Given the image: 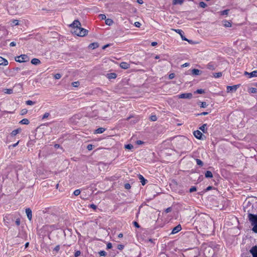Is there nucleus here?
<instances>
[{
    "mask_svg": "<svg viewBox=\"0 0 257 257\" xmlns=\"http://www.w3.org/2000/svg\"><path fill=\"white\" fill-rule=\"evenodd\" d=\"M248 218L251 222V225H253L252 231L257 233V215H254L250 213H248Z\"/></svg>",
    "mask_w": 257,
    "mask_h": 257,
    "instance_id": "f257e3e1",
    "label": "nucleus"
},
{
    "mask_svg": "<svg viewBox=\"0 0 257 257\" xmlns=\"http://www.w3.org/2000/svg\"><path fill=\"white\" fill-rule=\"evenodd\" d=\"M73 33L78 36L83 37L87 34L88 31L84 28L80 27L79 28H76V29L74 30Z\"/></svg>",
    "mask_w": 257,
    "mask_h": 257,
    "instance_id": "f03ea898",
    "label": "nucleus"
},
{
    "mask_svg": "<svg viewBox=\"0 0 257 257\" xmlns=\"http://www.w3.org/2000/svg\"><path fill=\"white\" fill-rule=\"evenodd\" d=\"M16 60L19 62H27L29 60V57L26 55H21L16 58Z\"/></svg>",
    "mask_w": 257,
    "mask_h": 257,
    "instance_id": "7ed1b4c3",
    "label": "nucleus"
},
{
    "mask_svg": "<svg viewBox=\"0 0 257 257\" xmlns=\"http://www.w3.org/2000/svg\"><path fill=\"white\" fill-rule=\"evenodd\" d=\"M194 136L198 139L203 140H204V136L203 135L202 133L199 131H195L194 132Z\"/></svg>",
    "mask_w": 257,
    "mask_h": 257,
    "instance_id": "20e7f679",
    "label": "nucleus"
},
{
    "mask_svg": "<svg viewBox=\"0 0 257 257\" xmlns=\"http://www.w3.org/2000/svg\"><path fill=\"white\" fill-rule=\"evenodd\" d=\"M179 98H189L190 99L192 97V94L191 93H182L178 96Z\"/></svg>",
    "mask_w": 257,
    "mask_h": 257,
    "instance_id": "39448f33",
    "label": "nucleus"
},
{
    "mask_svg": "<svg viewBox=\"0 0 257 257\" xmlns=\"http://www.w3.org/2000/svg\"><path fill=\"white\" fill-rule=\"evenodd\" d=\"M171 30L173 31H175L176 32V33H178L182 39L183 40H184V41H188V39H187V38H186L184 35H183V32L181 30H180V29H172Z\"/></svg>",
    "mask_w": 257,
    "mask_h": 257,
    "instance_id": "423d86ee",
    "label": "nucleus"
},
{
    "mask_svg": "<svg viewBox=\"0 0 257 257\" xmlns=\"http://www.w3.org/2000/svg\"><path fill=\"white\" fill-rule=\"evenodd\" d=\"M70 26L74 28L75 30L76 28H79L81 27V24L79 21L75 20Z\"/></svg>",
    "mask_w": 257,
    "mask_h": 257,
    "instance_id": "0eeeda50",
    "label": "nucleus"
},
{
    "mask_svg": "<svg viewBox=\"0 0 257 257\" xmlns=\"http://www.w3.org/2000/svg\"><path fill=\"white\" fill-rule=\"evenodd\" d=\"M26 214H27L28 219L30 221H31L32 218V210L29 208H26Z\"/></svg>",
    "mask_w": 257,
    "mask_h": 257,
    "instance_id": "6e6552de",
    "label": "nucleus"
},
{
    "mask_svg": "<svg viewBox=\"0 0 257 257\" xmlns=\"http://www.w3.org/2000/svg\"><path fill=\"white\" fill-rule=\"evenodd\" d=\"M250 252L253 257H257V246H255L252 247L250 250Z\"/></svg>",
    "mask_w": 257,
    "mask_h": 257,
    "instance_id": "1a4fd4ad",
    "label": "nucleus"
},
{
    "mask_svg": "<svg viewBox=\"0 0 257 257\" xmlns=\"http://www.w3.org/2000/svg\"><path fill=\"white\" fill-rule=\"evenodd\" d=\"M245 75H248L249 78L257 77V70L253 71L250 73H248L246 71L244 72Z\"/></svg>",
    "mask_w": 257,
    "mask_h": 257,
    "instance_id": "9d476101",
    "label": "nucleus"
},
{
    "mask_svg": "<svg viewBox=\"0 0 257 257\" xmlns=\"http://www.w3.org/2000/svg\"><path fill=\"white\" fill-rule=\"evenodd\" d=\"M238 85H233L232 86H228L227 87V92L235 91L237 89Z\"/></svg>",
    "mask_w": 257,
    "mask_h": 257,
    "instance_id": "9b49d317",
    "label": "nucleus"
},
{
    "mask_svg": "<svg viewBox=\"0 0 257 257\" xmlns=\"http://www.w3.org/2000/svg\"><path fill=\"white\" fill-rule=\"evenodd\" d=\"M181 228V226L180 225H178L173 229L171 233L173 234H175L180 231Z\"/></svg>",
    "mask_w": 257,
    "mask_h": 257,
    "instance_id": "f8f14e48",
    "label": "nucleus"
},
{
    "mask_svg": "<svg viewBox=\"0 0 257 257\" xmlns=\"http://www.w3.org/2000/svg\"><path fill=\"white\" fill-rule=\"evenodd\" d=\"M8 64V61L2 57H0V65L6 66Z\"/></svg>",
    "mask_w": 257,
    "mask_h": 257,
    "instance_id": "ddd939ff",
    "label": "nucleus"
},
{
    "mask_svg": "<svg viewBox=\"0 0 257 257\" xmlns=\"http://www.w3.org/2000/svg\"><path fill=\"white\" fill-rule=\"evenodd\" d=\"M120 67L124 69H126L129 68L130 64L126 62H121L120 64Z\"/></svg>",
    "mask_w": 257,
    "mask_h": 257,
    "instance_id": "4468645a",
    "label": "nucleus"
},
{
    "mask_svg": "<svg viewBox=\"0 0 257 257\" xmlns=\"http://www.w3.org/2000/svg\"><path fill=\"white\" fill-rule=\"evenodd\" d=\"M139 178L140 180V181L142 183V184L143 185H145L146 184V183L147 180L145 179L144 178V177L142 175H139Z\"/></svg>",
    "mask_w": 257,
    "mask_h": 257,
    "instance_id": "2eb2a0df",
    "label": "nucleus"
},
{
    "mask_svg": "<svg viewBox=\"0 0 257 257\" xmlns=\"http://www.w3.org/2000/svg\"><path fill=\"white\" fill-rule=\"evenodd\" d=\"M222 24H223V25L225 27H231V23L226 20L223 21Z\"/></svg>",
    "mask_w": 257,
    "mask_h": 257,
    "instance_id": "dca6fc26",
    "label": "nucleus"
},
{
    "mask_svg": "<svg viewBox=\"0 0 257 257\" xmlns=\"http://www.w3.org/2000/svg\"><path fill=\"white\" fill-rule=\"evenodd\" d=\"M31 63H32V64H34V65H38V64H40L41 61L38 59L33 58L31 60Z\"/></svg>",
    "mask_w": 257,
    "mask_h": 257,
    "instance_id": "f3484780",
    "label": "nucleus"
},
{
    "mask_svg": "<svg viewBox=\"0 0 257 257\" xmlns=\"http://www.w3.org/2000/svg\"><path fill=\"white\" fill-rule=\"evenodd\" d=\"M207 124H204L201 127H200V130H201L204 133H206L207 132Z\"/></svg>",
    "mask_w": 257,
    "mask_h": 257,
    "instance_id": "a211bd4d",
    "label": "nucleus"
},
{
    "mask_svg": "<svg viewBox=\"0 0 257 257\" xmlns=\"http://www.w3.org/2000/svg\"><path fill=\"white\" fill-rule=\"evenodd\" d=\"M200 71L197 69H194L192 70V73L194 75H198L200 74Z\"/></svg>",
    "mask_w": 257,
    "mask_h": 257,
    "instance_id": "6ab92c4d",
    "label": "nucleus"
},
{
    "mask_svg": "<svg viewBox=\"0 0 257 257\" xmlns=\"http://www.w3.org/2000/svg\"><path fill=\"white\" fill-rule=\"evenodd\" d=\"M21 132V129L18 128L13 131L11 133L12 136H15L16 135L19 134Z\"/></svg>",
    "mask_w": 257,
    "mask_h": 257,
    "instance_id": "aec40b11",
    "label": "nucleus"
},
{
    "mask_svg": "<svg viewBox=\"0 0 257 257\" xmlns=\"http://www.w3.org/2000/svg\"><path fill=\"white\" fill-rule=\"evenodd\" d=\"M3 92L5 93L11 94L13 93V90L12 89H4Z\"/></svg>",
    "mask_w": 257,
    "mask_h": 257,
    "instance_id": "412c9836",
    "label": "nucleus"
},
{
    "mask_svg": "<svg viewBox=\"0 0 257 257\" xmlns=\"http://www.w3.org/2000/svg\"><path fill=\"white\" fill-rule=\"evenodd\" d=\"M205 176L206 178H212L213 177L211 172L209 171H206L205 174Z\"/></svg>",
    "mask_w": 257,
    "mask_h": 257,
    "instance_id": "4be33fe9",
    "label": "nucleus"
},
{
    "mask_svg": "<svg viewBox=\"0 0 257 257\" xmlns=\"http://www.w3.org/2000/svg\"><path fill=\"white\" fill-rule=\"evenodd\" d=\"M113 23V21L110 19H107L105 20V24L108 26L111 25Z\"/></svg>",
    "mask_w": 257,
    "mask_h": 257,
    "instance_id": "5701e85b",
    "label": "nucleus"
},
{
    "mask_svg": "<svg viewBox=\"0 0 257 257\" xmlns=\"http://www.w3.org/2000/svg\"><path fill=\"white\" fill-rule=\"evenodd\" d=\"M20 123L23 124H28L29 123V121L27 118H24L20 121Z\"/></svg>",
    "mask_w": 257,
    "mask_h": 257,
    "instance_id": "b1692460",
    "label": "nucleus"
},
{
    "mask_svg": "<svg viewBox=\"0 0 257 257\" xmlns=\"http://www.w3.org/2000/svg\"><path fill=\"white\" fill-rule=\"evenodd\" d=\"M105 131V129L103 127H99L96 130V133L97 134H101L103 133Z\"/></svg>",
    "mask_w": 257,
    "mask_h": 257,
    "instance_id": "393cba45",
    "label": "nucleus"
},
{
    "mask_svg": "<svg viewBox=\"0 0 257 257\" xmlns=\"http://www.w3.org/2000/svg\"><path fill=\"white\" fill-rule=\"evenodd\" d=\"M183 3L182 0H173V4L174 5L180 4L181 5Z\"/></svg>",
    "mask_w": 257,
    "mask_h": 257,
    "instance_id": "a878e982",
    "label": "nucleus"
},
{
    "mask_svg": "<svg viewBox=\"0 0 257 257\" xmlns=\"http://www.w3.org/2000/svg\"><path fill=\"white\" fill-rule=\"evenodd\" d=\"M108 77L110 79L111 78H115L116 77V75L115 73H110V74H108Z\"/></svg>",
    "mask_w": 257,
    "mask_h": 257,
    "instance_id": "bb28decb",
    "label": "nucleus"
},
{
    "mask_svg": "<svg viewBox=\"0 0 257 257\" xmlns=\"http://www.w3.org/2000/svg\"><path fill=\"white\" fill-rule=\"evenodd\" d=\"M98 47V44L97 43H92L89 45V47L92 49H95V48Z\"/></svg>",
    "mask_w": 257,
    "mask_h": 257,
    "instance_id": "cd10ccee",
    "label": "nucleus"
},
{
    "mask_svg": "<svg viewBox=\"0 0 257 257\" xmlns=\"http://www.w3.org/2000/svg\"><path fill=\"white\" fill-rule=\"evenodd\" d=\"M229 11V10H225L221 12L220 13L222 15H227L228 14Z\"/></svg>",
    "mask_w": 257,
    "mask_h": 257,
    "instance_id": "c85d7f7f",
    "label": "nucleus"
},
{
    "mask_svg": "<svg viewBox=\"0 0 257 257\" xmlns=\"http://www.w3.org/2000/svg\"><path fill=\"white\" fill-rule=\"evenodd\" d=\"M12 24L13 26H17L19 25V21L17 20H13L12 21Z\"/></svg>",
    "mask_w": 257,
    "mask_h": 257,
    "instance_id": "c756f323",
    "label": "nucleus"
},
{
    "mask_svg": "<svg viewBox=\"0 0 257 257\" xmlns=\"http://www.w3.org/2000/svg\"><path fill=\"white\" fill-rule=\"evenodd\" d=\"M26 104L29 105H33L35 104V102L32 100H27L26 102Z\"/></svg>",
    "mask_w": 257,
    "mask_h": 257,
    "instance_id": "7c9ffc66",
    "label": "nucleus"
},
{
    "mask_svg": "<svg viewBox=\"0 0 257 257\" xmlns=\"http://www.w3.org/2000/svg\"><path fill=\"white\" fill-rule=\"evenodd\" d=\"M80 192H81V191L79 189H77L74 191L73 194L75 196H78V195H79L80 194Z\"/></svg>",
    "mask_w": 257,
    "mask_h": 257,
    "instance_id": "2f4dec72",
    "label": "nucleus"
},
{
    "mask_svg": "<svg viewBox=\"0 0 257 257\" xmlns=\"http://www.w3.org/2000/svg\"><path fill=\"white\" fill-rule=\"evenodd\" d=\"M199 6L201 8H205L207 6V5L205 3L201 2L199 3Z\"/></svg>",
    "mask_w": 257,
    "mask_h": 257,
    "instance_id": "473e14b6",
    "label": "nucleus"
},
{
    "mask_svg": "<svg viewBox=\"0 0 257 257\" xmlns=\"http://www.w3.org/2000/svg\"><path fill=\"white\" fill-rule=\"evenodd\" d=\"M207 68L210 70L214 69V66L211 63H209L207 65Z\"/></svg>",
    "mask_w": 257,
    "mask_h": 257,
    "instance_id": "72a5a7b5",
    "label": "nucleus"
},
{
    "mask_svg": "<svg viewBox=\"0 0 257 257\" xmlns=\"http://www.w3.org/2000/svg\"><path fill=\"white\" fill-rule=\"evenodd\" d=\"M214 76L216 78L220 77L222 76V73L221 72L216 73L214 74Z\"/></svg>",
    "mask_w": 257,
    "mask_h": 257,
    "instance_id": "f704fd0d",
    "label": "nucleus"
},
{
    "mask_svg": "<svg viewBox=\"0 0 257 257\" xmlns=\"http://www.w3.org/2000/svg\"><path fill=\"white\" fill-rule=\"evenodd\" d=\"M133 148V146L131 144H128L125 146L126 149L131 150Z\"/></svg>",
    "mask_w": 257,
    "mask_h": 257,
    "instance_id": "c9c22d12",
    "label": "nucleus"
},
{
    "mask_svg": "<svg viewBox=\"0 0 257 257\" xmlns=\"http://www.w3.org/2000/svg\"><path fill=\"white\" fill-rule=\"evenodd\" d=\"M72 85L74 87H78L79 85V82L78 81L74 82L72 83Z\"/></svg>",
    "mask_w": 257,
    "mask_h": 257,
    "instance_id": "e433bc0d",
    "label": "nucleus"
},
{
    "mask_svg": "<svg viewBox=\"0 0 257 257\" xmlns=\"http://www.w3.org/2000/svg\"><path fill=\"white\" fill-rule=\"evenodd\" d=\"M196 163L197 165L200 166H202L203 164L202 161L199 159H196Z\"/></svg>",
    "mask_w": 257,
    "mask_h": 257,
    "instance_id": "4c0bfd02",
    "label": "nucleus"
},
{
    "mask_svg": "<svg viewBox=\"0 0 257 257\" xmlns=\"http://www.w3.org/2000/svg\"><path fill=\"white\" fill-rule=\"evenodd\" d=\"M61 77V75L59 73H57L54 75V78L56 79H59Z\"/></svg>",
    "mask_w": 257,
    "mask_h": 257,
    "instance_id": "58836bf2",
    "label": "nucleus"
},
{
    "mask_svg": "<svg viewBox=\"0 0 257 257\" xmlns=\"http://www.w3.org/2000/svg\"><path fill=\"white\" fill-rule=\"evenodd\" d=\"M150 119L152 121H156L157 119V117L156 115H152L150 117Z\"/></svg>",
    "mask_w": 257,
    "mask_h": 257,
    "instance_id": "ea45409f",
    "label": "nucleus"
},
{
    "mask_svg": "<svg viewBox=\"0 0 257 257\" xmlns=\"http://www.w3.org/2000/svg\"><path fill=\"white\" fill-rule=\"evenodd\" d=\"M99 17L101 20H106V16L104 14H100L99 15Z\"/></svg>",
    "mask_w": 257,
    "mask_h": 257,
    "instance_id": "a19ab883",
    "label": "nucleus"
},
{
    "mask_svg": "<svg viewBox=\"0 0 257 257\" xmlns=\"http://www.w3.org/2000/svg\"><path fill=\"white\" fill-rule=\"evenodd\" d=\"M81 254V252L79 250H77L75 252L74 255L75 257L79 256Z\"/></svg>",
    "mask_w": 257,
    "mask_h": 257,
    "instance_id": "79ce46f5",
    "label": "nucleus"
},
{
    "mask_svg": "<svg viewBox=\"0 0 257 257\" xmlns=\"http://www.w3.org/2000/svg\"><path fill=\"white\" fill-rule=\"evenodd\" d=\"M196 191V188L194 186L192 187L189 190L190 192H194Z\"/></svg>",
    "mask_w": 257,
    "mask_h": 257,
    "instance_id": "37998d69",
    "label": "nucleus"
},
{
    "mask_svg": "<svg viewBox=\"0 0 257 257\" xmlns=\"http://www.w3.org/2000/svg\"><path fill=\"white\" fill-rule=\"evenodd\" d=\"M131 187V185L130 184L128 183H126L124 185V188L126 189H130Z\"/></svg>",
    "mask_w": 257,
    "mask_h": 257,
    "instance_id": "c03bdc74",
    "label": "nucleus"
},
{
    "mask_svg": "<svg viewBox=\"0 0 257 257\" xmlns=\"http://www.w3.org/2000/svg\"><path fill=\"white\" fill-rule=\"evenodd\" d=\"M207 106V103H206L205 102H201V106H200L201 107L205 108V107H206Z\"/></svg>",
    "mask_w": 257,
    "mask_h": 257,
    "instance_id": "a18cd8bd",
    "label": "nucleus"
},
{
    "mask_svg": "<svg viewBox=\"0 0 257 257\" xmlns=\"http://www.w3.org/2000/svg\"><path fill=\"white\" fill-rule=\"evenodd\" d=\"M87 149L89 150V151H90L91 150H92L93 149V145H91V144H89L87 146Z\"/></svg>",
    "mask_w": 257,
    "mask_h": 257,
    "instance_id": "49530a36",
    "label": "nucleus"
},
{
    "mask_svg": "<svg viewBox=\"0 0 257 257\" xmlns=\"http://www.w3.org/2000/svg\"><path fill=\"white\" fill-rule=\"evenodd\" d=\"M174 77H175V74L174 73H171L169 75V78L170 79H172L173 78H174Z\"/></svg>",
    "mask_w": 257,
    "mask_h": 257,
    "instance_id": "de8ad7c7",
    "label": "nucleus"
},
{
    "mask_svg": "<svg viewBox=\"0 0 257 257\" xmlns=\"http://www.w3.org/2000/svg\"><path fill=\"white\" fill-rule=\"evenodd\" d=\"M196 92L199 94H202L204 92V91L203 89H198Z\"/></svg>",
    "mask_w": 257,
    "mask_h": 257,
    "instance_id": "09e8293b",
    "label": "nucleus"
},
{
    "mask_svg": "<svg viewBox=\"0 0 257 257\" xmlns=\"http://www.w3.org/2000/svg\"><path fill=\"white\" fill-rule=\"evenodd\" d=\"M141 24L140 22H136L135 23V26L136 27H140L141 26Z\"/></svg>",
    "mask_w": 257,
    "mask_h": 257,
    "instance_id": "8fccbe9b",
    "label": "nucleus"
},
{
    "mask_svg": "<svg viewBox=\"0 0 257 257\" xmlns=\"http://www.w3.org/2000/svg\"><path fill=\"white\" fill-rule=\"evenodd\" d=\"M60 249V246L59 245H57L54 249V250L58 252Z\"/></svg>",
    "mask_w": 257,
    "mask_h": 257,
    "instance_id": "3c124183",
    "label": "nucleus"
},
{
    "mask_svg": "<svg viewBox=\"0 0 257 257\" xmlns=\"http://www.w3.org/2000/svg\"><path fill=\"white\" fill-rule=\"evenodd\" d=\"M49 113H48V112H46L45 113H44V114L43 115V118H47L49 116Z\"/></svg>",
    "mask_w": 257,
    "mask_h": 257,
    "instance_id": "603ef678",
    "label": "nucleus"
},
{
    "mask_svg": "<svg viewBox=\"0 0 257 257\" xmlns=\"http://www.w3.org/2000/svg\"><path fill=\"white\" fill-rule=\"evenodd\" d=\"M172 211V208L171 207H169L168 208H167L166 210H165V212L166 213H169V212H170L171 211Z\"/></svg>",
    "mask_w": 257,
    "mask_h": 257,
    "instance_id": "864d4df0",
    "label": "nucleus"
},
{
    "mask_svg": "<svg viewBox=\"0 0 257 257\" xmlns=\"http://www.w3.org/2000/svg\"><path fill=\"white\" fill-rule=\"evenodd\" d=\"M133 224L137 228H139L140 227V225L138 223V222H137L136 221H134L133 222Z\"/></svg>",
    "mask_w": 257,
    "mask_h": 257,
    "instance_id": "5fc2aeb1",
    "label": "nucleus"
},
{
    "mask_svg": "<svg viewBox=\"0 0 257 257\" xmlns=\"http://www.w3.org/2000/svg\"><path fill=\"white\" fill-rule=\"evenodd\" d=\"M16 224L18 226L20 224V219L19 218L17 219L16 220Z\"/></svg>",
    "mask_w": 257,
    "mask_h": 257,
    "instance_id": "6e6d98bb",
    "label": "nucleus"
},
{
    "mask_svg": "<svg viewBox=\"0 0 257 257\" xmlns=\"http://www.w3.org/2000/svg\"><path fill=\"white\" fill-rule=\"evenodd\" d=\"M144 143L143 141H140V140L137 141L136 142V144L138 145H142V144H143Z\"/></svg>",
    "mask_w": 257,
    "mask_h": 257,
    "instance_id": "4d7b16f0",
    "label": "nucleus"
},
{
    "mask_svg": "<svg viewBox=\"0 0 257 257\" xmlns=\"http://www.w3.org/2000/svg\"><path fill=\"white\" fill-rule=\"evenodd\" d=\"M251 92L252 93H256L257 92V89L255 88H252L251 89Z\"/></svg>",
    "mask_w": 257,
    "mask_h": 257,
    "instance_id": "13d9d810",
    "label": "nucleus"
},
{
    "mask_svg": "<svg viewBox=\"0 0 257 257\" xmlns=\"http://www.w3.org/2000/svg\"><path fill=\"white\" fill-rule=\"evenodd\" d=\"M16 45V43L15 42H12L10 43V46L11 47H14Z\"/></svg>",
    "mask_w": 257,
    "mask_h": 257,
    "instance_id": "bf43d9fd",
    "label": "nucleus"
},
{
    "mask_svg": "<svg viewBox=\"0 0 257 257\" xmlns=\"http://www.w3.org/2000/svg\"><path fill=\"white\" fill-rule=\"evenodd\" d=\"M123 245L121 244H119L117 246V248L119 249H122L123 248Z\"/></svg>",
    "mask_w": 257,
    "mask_h": 257,
    "instance_id": "052dcab7",
    "label": "nucleus"
},
{
    "mask_svg": "<svg viewBox=\"0 0 257 257\" xmlns=\"http://www.w3.org/2000/svg\"><path fill=\"white\" fill-rule=\"evenodd\" d=\"M101 256H104L105 255V252L104 251H101L99 252Z\"/></svg>",
    "mask_w": 257,
    "mask_h": 257,
    "instance_id": "680f3d73",
    "label": "nucleus"
},
{
    "mask_svg": "<svg viewBox=\"0 0 257 257\" xmlns=\"http://www.w3.org/2000/svg\"><path fill=\"white\" fill-rule=\"evenodd\" d=\"M90 208L95 209L96 208V206L94 204H91L90 205Z\"/></svg>",
    "mask_w": 257,
    "mask_h": 257,
    "instance_id": "e2e57ef3",
    "label": "nucleus"
},
{
    "mask_svg": "<svg viewBox=\"0 0 257 257\" xmlns=\"http://www.w3.org/2000/svg\"><path fill=\"white\" fill-rule=\"evenodd\" d=\"M112 247V244L111 243H108L107 244V248H111Z\"/></svg>",
    "mask_w": 257,
    "mask_h": 257,
    "instance_id": "0e129e2a",
    "label": "nucleus"
},
{
    "mask_svg": "<svg viewBox=\"0 0 257 257\" xmlns=\"http://www.w3.org/2000/svg\"><path fill=\"white\" fill-rule=\"evenodd\" d=\"M189 65V63H184V64H183V65H182V67H187V66H188Z\"/></svg>",
    "mask_w": 257,
    "mask_h": 257,
    "instance_id": "69168bd1",
    "label": "nucleus"
},
{
    "mask_svg": "<svg viewBox=\"0 0 257 257\" xmlns=\"http://www.w3.org/2000/svg\"><path fill=\"white\" fill-rule=\"evenodd\" d=\"M27 110L26 109H23L22 111V114H25L27 113Z\"/></svg>",
    "mask_w": 257,
    "mask_h": 257,
    "instance_id": "338daca9",
    "label": "nucleus"
},
{
    "mask_svg": "<svg viewBox=\"0 0 257 257\" xmlns=\"http://www.w3.org/2000/svg\"><path fill=\"white\" fill-rule=\"evenodd\" d=\"M137 2L139 4H143V0H137Z\"/></svg>",
    "mask_w": 257,
    "mask_h": 257,
    "instance_id": "774afa93",
    "label": "nucleus"
}]
</instances>
